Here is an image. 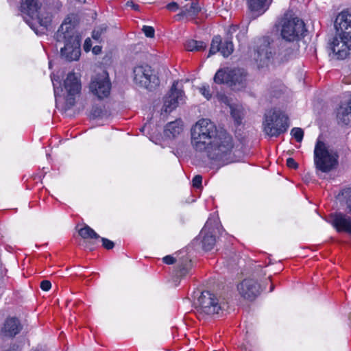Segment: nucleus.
<instances>
[{"instance_id":"nucleus-1","label":"nucleus","mask_w":351,"mask_h":351,"mask_svg":"<svg viewBox=\"0 0 351 351\" xmlns=\"http://www.w3.org/2000/svg\"><path fill=\"white\" fill-rule=\"evenodd\" d=\"M255 44L254 59L260 66L270 62H284L293 56V45L286 41H274L269 36H263L256 39Z\"/></svg>"},{"instance_id":"nucleus-2","label":"nucleus","mask_w":351,"mask_h":351,"mask_svg":"<svg viewBox=\"0 0 351 351\" xmlns=\"http://www.w3.org/2000/svg\"><path fill=\"white\" fill-rule=\"evenodd\" d=\"M57 42L64 43L60 49V55L65 60H77L81 55V37L75 29V25L69 18L61 24L56 34Z\"/></svg>"},{"instance_id":"nucleus-3","label":"nucleus","mask_w":351,"mask_h":351,"mask_svg":"<svg viewBox=\"0 0 351 351\" xmlns=\"http://www.w3.org/2000/svg\"><path fill=\"white\" fill-rule=\"evenodd\" d=\"M233 148L232 136L224 130L219 132L206 145L208 157L215 161H219L224 164L228 163V156Z\"/></svg>"},{"instance_id":"nucleus-4","label":"nucleus","mask_w":351,"mask_h":351,"mask_svg":"<svg viewBox=\"0 0 351 351\" xmlns=\"http://www.w3.org/2000/svg\"><path fill=\"white\" fill-rule=\"evenodd\" d=\"M219 132L215 124L208 119H199L191 128V144L197 151H204L206 145Z\"/></svg>"},{"instance_id":"nucleus-5","label":"nucleus","mask_w":351,"mask_h":351,"mask_svg":"<svg viewBox=\"0 0 351 351\" xmlns=\"http://www.w3.org/2000/svg\"><path fill=\"white\" fill-rule=\"evenodd\" d=\"M337 152L318 138L314 149V163L317 169L329 172L338 164Z\"/></svg>"},{"instance_id":"nucleus-6","label":"nucleus","mask_w":351,"mask_h":351,"mask_svg":"<svg viewBox=\"0 0 351 351\" xmlns=\"http://www.w3.org/2000/svg\"><path fill=\"white\" fill-rule=\"evenodd\" d=\"M263 127L267 135L277 137L289 127L288 117L278 110H267L264 115Z\"/></svg>"},{"instance_id":"nucleus-7","label":"nucleus","mask_w":351,"mask_h":351,"mask_svg":"<svg viewBox=\"0 0 351 351\" xmlns=\"http://www.w3.org/2000/svg\"><path fill=\"white\" fill-rule=\"evenodd\" d=\"M222 310L217 297L210 291H202L195 302V313L199 319L219 314Z\"/></svg>"},{"instance_id":"nucleus-8","label":"nucleus","mask_w":351,"mask_h":351,"mask_svg":"<svg viewBox=\"0 0 351 351\" xmlns=\"http://www.w3.org/2000/svg\"><path fill=\"white\" fill-rule=\"evenodd\" d=\"M304 31V23L302 20L298 18L288 19L287 16H285L282 19V39H278L277 41H286L289 43H291L293 45L292 50L293 51L295 45L293 42L300 36H302Z\"/></svg>"},{"instance_id":"nucleus-9","label":"nucleus","mask_w":351,"mask_h":351,"mask_svg":"<svg viewBox=\"0 0 351 351\" xmlns=\"http://www.w3.org/2000/svg\"><path fill=\"white\" fill-rule=\"evenodd\" d=\"M134 81L136 84L147 89H152L159 84L158 77L149 65H140L134 69Z\"/></svg>"},{"instance_id":"nucleus-10","label":"nucleus","mask_w":351,"mask_h":351,"mask_svg":"<svg viewBox=\"0 0 351 351\" xmlns=\"http://www.w3.org/2000/svg\"><path fill=\"white\" fill-rule=\"evenodd\" d=\"M91 93L99 99H103L110 95L111 90V83L106 73L95 75L89 85Z\"/></svg>"},{"instance_id":"nucleus-11","label":"nucleus","mask_w":351,"mask_h":351,"mask_svg":"<svg viewBox=\"0 0 351 351\" xmlns=\"http://www.w3.org/2000/svg\"><path fill=\"white\" fill-rule=\"evenodd\" d=\"M178 81L173 83L169 93L164 98L162 110L169 113L176 109L179 105L184 103L185 96L182 90L178 89Z\"/></svg>"},{"instance_id":"nucleus-12","label":"nucleus","mask_w":351,"mask_h":351,"mask_svg":"<svg viewBox=\"0 0 351 351\" xmlns=\"http://www.w3.org/2000/svg\"><path fill=\"white\" fill-rule=\"evenodd\" d=\"M350 47L351 40L337 33L330 43V49L332 52L333 57L337 59H345L349 53Z\"/></svg>"},{"instance_id":"nucleus-13","label":"nucleus","mask_w":351,"mask_h":351,"mask_svg":"<svg viewBox=\"0 0 351 351\" xmlns=\"http://www.w3.org/2000/svg\"><path fill=\"white\" fill-rule=\"evenodd\" d=\"M237 289L241 297L246 300H253L261 293V285L252 278L244 279L237 285Z\"/></svg>"},{"instance_id":"nucleus-14","label":"nucleus","mask_w":351,"mask_h":351,"mask_svg":"<svg viewBox=\"0 0 351 351\" xmlns=\"http://www.w3.org/2000/svg\"><path fill=\"white\" fill-rule=\"evenodd\" d=\"M335 27L339 35L351 40V13L343 11L339 13L335 21Z\"/></svg>"},{"instance_id":"nucleus-15","label":"nucleus","mask_w":351,"mask_h":351,"mask_svg":"<svg viewBox=\"0 0 351 351\" xmlns=\"http://www.w3.org/2000/svg\"><path fill=\"white\" fill-rule=\"evenodd\" d=\"M64 87L67 93L66 100L73 105V96L78 94L81 90V83L78 76L74 73H69L64 82Z\"/></svg>"},{"instance_id":"nucleus-16","label":"nucleus","mask_w":351,"mask_h":351,"mask_svg":"<svg viewBox=\"0 0 351 351\" xmlns=\"http://www.w3.org/2000/svg\"><path fill=\"white\" fill-rule=\"evenodd\" d=\"M332 223L338 232H346L351 234V218L341 213L331 216Z\"/></svg>"},{"instance_id":"nucleus-17","label":"nucleus","mask_w":351,"mask_h":351,"mask_svg":"<svg viewBox=\"0 0 351 351\" xmlns=\"http://www.w3.org/2000/svg\"><path fill=\"white\" fill-rule=\"evenodd\" d=\"M211 230V224L209 221H206L204 227L201 231L200 236L202 237V247L204 250H211L216 242L215 237L213 234Z\"/></svg>"},{"instance_id":"nucleus-18","label":"nucleus","mask_w":351,"mask_h":351,"mask_svg":"<svg viewBox=\"0 0 351 351\" xmlns=\"http://www.w3.org/2000/svg\"><path fill=\"white\" fill-rule=\"evenodd\" d=\"M41 3L38 0H21V11L23 14L27 15L30 19H34L40 7Z\"/></svg>"},{"instance_id":"nucleus-19","label":"nucleus","mask_w":351,"mask_h":351,"mask_svg":"<svg viewBox=\"0 0 351 351\" xmlns=\"http://www.w3.org/2000/svg\"><path fill=\"white\" fill-rule=\"evenodd\" d=\"M228 85L233 89L240 90L245 86L246 75L241 69H232Z\"/></svg>"},{"instance_id":"nucleus-20","label":"nucleus","mask_w":351,"mask_h":351,"mask_svg":"<svg viewBox=\"0 0 351 351\" xmlns=\"http://www.w3.org/2000/svg\"><path fill=\"white\" fill-rule=\"evenodd\" d=\"M337 117L339 123L351 125V99L346 104L340 106Z\"/></svg>"},{"instance_id":"nucleus-21","label":"nucleus","mask_w":351,"mask_h":351,"mask_svg":"<svg viewBox=\"0 0 351 351\" xmlns=\"http://www.w3.org/2000/svg\"><path fill=\"white\" fill-rule=\"evenodd\" d=\"M201 11V7L199 5L197 1H192L190 4L184 5L181 12L178 14V16H186L191 19H194L197 17L199 12Z\"/></svg>"},{"instance_id":"nucleus-22","label":"nucleus","mask_w":351,"mask_h":351,"mask_svg":"<svg viewBox=\"0 0 351 351\" xmlns=\"http://www.w3.org/2000/svg\"><path fill=\"white\" fill-rule=\"evenodd\" d=\"M21 330V326L16 318L11 317L6 319L3 327V332L6 336L14 337Z\"/></svg>"},{"instance_id":"nucleus-23","label":"nucleus","mask_w":351,"mask_h":351,"mask_svg":"<svg viewBox=\"0 0 351 351\" xmlns=\"http://www.w3.org/2000/svg\"><path fill=\"white\" fill-rule=\"evenodd\" d=\"M52 15L45 6H41L36 16H34L33 20H36L40 26L47 28L51 24Z\"/></svg>"},{"instance_id":"nucleus-24","label":"nucleus","mask_w":351,"mask_h":351,"mask_svg":"<svg viewBox=\"0 0 351 351\" xmlns=\"http://www.w3.org/2000/svg\"><path fill=\"white\" fill-rule=\"evenodd\" d=\"M183 130L182 122L181 120H176L167 124L165 129V134L167 137L174 138L180 134Z\"/></svg>"},{"instance_id":"nucleus-25","label":"nucleus","mask_w":351,"mask_h":351,"mask_svg":"<svg viewBox=\"0 0 351 351\" xmlns=\"http://www.w3.org/2000/svg\"><path fill=\"white\" fill-rule=\"evenodd\" d=\"M232 71V69H228L218 70L214 76V82L219 84H226L228 85L229 80L231 79Z\"/></svg>"},{"instance_id":"nucleus-26","label":"nucleus","mask_w":351,"mask_h":351,"mask_svg":"<svg viewBox=\"0 0 351 351\" xmlns=\"http://www.w3.org/2000/svg\"><path fill=\"white\" fill-rule=\"evenodd\" d=\"M265 1L266 0H247L249 9L252 12H257L261 14L267 10Z\"/></svg>"},{"instance_id":"nucleus-27","label":"nucleus","mask_w":351,"mask_h":351,"mask_svg":"<svg viewBox=\"0 0 351 351\" xmlns=\"http://www.w3.org/2000/svg\"><path fill=\"white\" fill-rule=\"evenodd\" d=\"M78 233L84 239H97L100 237L93 229L87 225L80 229Z\"/></svg>"},{"instance_id":"nucleus-28","label":"nucleus","mask_w":351,"mask_h":351,"mask_svg":"<svg viewBox=\"0 0 351 351\" xmlns=\"http://www.w3.org/2000/svg\"><path fill=\"white\" fill-rule=\"evenodd\" d=\"M206 44L202 41H197L195 40H190L185 43V48L187 51H199L204 50L206 48Z\"/></svg>"},{"instance_id":"nucleus-29","label":"nucleus","mask_w":351,"mask_h":351,"mask_svg":"<svg viewBox=\"0 0 351 351\" xmlns=\"http://www.w3.org/2000/svg\"><path fill=\"white\" fill-rule=\"evenodd\" d=\"M221 38L219 36H215L212 40L208 56L215 54L217 52L221 53Z\"/></svg>"},{"instance_id":"nucleus-30","label":"nucleus","mask_w":351,"mask_h":351,"mask_svg":"<svg viewBox=\"0 0 351 351\" xmlns=\"http://www.w3.org/2000/svg\"><path fill=\"white\" fill-rule=\"evenodd\" d=\"M234 47L232 41L226 40L221 45V53L223 57L229 56L233 52Z\"/></svg>"},{"instance_id":"nucleus-31","label":"nucleus","mask_w":351,"mask_h":351,"mask_svg":"<svg viewBox=\"0 0 351 351\" xmlns=\"http://www.w3.org/2000/svg\"><path fill=\"white\" fill-rule=\"evenodd\" d=\"M107 28L108 26L106 24H102L96 27L92 33L93 38L97 41H100L101 36L106 32Z\"/></svg>"},{"instance_id":"nucleus-32","label":"nucleus","mask_w":351,"mask_h":351,"mask_svg":"<svg viewBox=\"0 0 351 351\" xmlns=\"http://www.w3.org/2000/svg\"><path fill=\"white\" fill-rule=\"evenodd\" d=\"M291 135L295 138L297 142H301L304 137V131L300 128H293L291 130Z\"/></svg>"},{"instance_id":"nucleus-33","label":"nucleus","mask_w":351,"mask_h":351,"mask_svg":"<svg viewBox=\"0 0 351 351\" xmlns=\"http://www.w3.org/2000/svg\"><path fill=\"white\" fill-rule=\"evenodd\" d=\"M199 93L207 99H210L212 97V93L208 85H202L198 88Z\"/></svg>"},{"instance_id":"nucleus-34","label":"nucleus","mask_w":351,"mask_h":351,"mask_svg":"<svg viewBox=\"0 0 351 351\" xmlns=\"http://www.w3.org/2000/svg\"><path fill=\"white\" fill-rule=\"evenodd\" d=\"M142 30L147 37L153 38L154 36L155 31L152 27L144 25Z\"/></svg>"},{"instance_id":"nucleus-35","label":"nucleus","mask_w":351,"mask_h":351,"mask_svg":"<svg viewBox=\"0 0 351 351\" xmlns=\"http://www.w3.org/2000/svg\"><path fill=\"white\" fill-rule=\"evenodd\" d=\"M101 239L102 241V245H103L104 247H105L106 249L111 250L114 247V244L112 241H110L108 239H106V238H101Z\"/></svg>"},{"instance_id":"nucleus-36","label":"nucleus","mask_w":351,"mask_h":351,"mask_svg":"<svg viewBox=\"0 0 351 351\" xmlns=\"http://www.w3.org/2000/svg\"><path fill=\"white\" fill-rule=\"evenodd\" d=\"M202 177L200 175L195 176L192 180L193 186L195 188H199L202 186Z\"/></svg>"},{"instance_id":"nucleus-37","label":"nucleus","mask_w":351,"mask_h":351,"mask_svg":"<svg viewBox=\"0 0 351 351\" xmlns=\"http://www.w3.org/2000/svg\"><path fill=\"white\" fill-rule=\"evenodd\" d=\"M51 284L50 281H49V280H43L40 282V288L43 291H47L51 289Z\"/></svg>"},{"instance_id":"nucleus-38","label":"nucleus","mask_w":351,"mask_h":351,"mask_svg":"<svg viewBox=\"0 0 351 351\" xmlns=\"http://www.w3.org/2000/svg\"><path fill=\"white\" fill-rule=\"evenodd\" d=\"M167 8L172 12H176L179 9V5L176 2H171L167 5Z\"/></svg>"},{"instance_id":"nucleus-39","label":"nucleus","mask_w":351,"mask_h":351,"mask_svg":"<svg viewBox=\"0 0 351 351\" xmlns=\"http://www.w3.org/2000/svg\"><path fill=\"white\" fill-rule=\"evenodd\" d=\"M287 165L289 167L292 169H296L298 167L297 162L292 158H289L287 159Z\"/></svg>"},{"instance_id":"nucleus-40","label":"nucleus","mask_w":351,"mask_h":351,"mask_svg":"<svg viewBox=\"0 0 351 351\" xmlns=\"http://www.w3.org/2000/svg\"><path fill=\"white\" fill-rule=\"evenodd\" d=\"M91 114L94 118L101 117L102 110L99 108H95L92 110Z\"/></svg>"},{"instance_id":"nucleus-41","label":"nucleus","mask_w":351,"mask_h":351,"mask_svg":"<svg viewBox=\"0 0 351 351\" xmlns=\"http://www.w3.org/2000/svg\"><path fill=\"white\" fill-rule=\"evenodd\" d=\"M163 262L167 265H171L176 262V259L174 257L168 255L163 258Z\"/></svg>"},{"instance_id":"nucleus-42","label":"nucleus","mask_w":351,"mask_h":351,"mask_svg":"<svg viewBox=\"0 0 351 351\" xmlns=\"http://www.w3.org/2000/svg\"><path fill=\"white\" fill-rule=\"evenodd\" d=\"M92 46L91 40L88 38L85 40L84 45V49L85 51H89Z\"/></svg>"},{"instance_id":"nucleus-43","label":"nucleus","mask_w":351,"mask_h":351,"mask_svg":"<svg viewBox=\"0 0 351 351\" xmlns=\"http://www.w3.org/2000/svg\"><path fill=\"white\" fill-rule=\"evenodd\" d=\"M51 80H52L53 85L54 95H55L56 97H57L58 95H60V93H59V88L56 87V84L55 83V79L52 77Z\"/></svg>"},{"instance_id":"nucleus-44","label":"nucleus","mask_w":351,"mask_h":351,"mask_svg":"<svg viewBox=\"0 0 351 351\" xmlns=\"http://www.w3.org/2000/svg\"><path fill=\"white\" fill-rule=\"evenodd\" d=\"M127 5H129V6H131L135 10H138V9H139V5H137V4H135L132 1L128 2Z\"/></svg>"},{"instance_id":"nucleus-45","label":"nucleus","mask_w":351,"mask_h":351,"mask_svg":"<svg viewBox=\"0 0 351 351\" xmlns=\"http://www.w3.org/2000/svg\"><path fill=\"white\" fill-rule=\"evenodd\" d=\"M101 51V47L100 46H95L93 48V52L95 54H99Z\"/></svg>"},{"instance_id":"nucleus-46","label":"nucleus","mask_w":351,"mask_h":351,"mask_svg":"<svg viewBox=\"0 0 351 351\" xmlns=\"http://www.w3.org/2000/svg\"><path fill=\"white\" fill-rule=\"evenodd\" d=\"M281 92H282V88H279L276 90H272L271 93L274 97H278L280 95V94L281 93Z\"/></svg>"},{"instance_id":"nucleus-47","label":"nucleus","mask_w":351,"mask_h":351,"mask_svg":"<svg viewBox=\"0 0 351 351\" xmlns=\"http://www.w3.org/2000/svg\"><path fill=\"white\" fill-rule=\"evenodd\" d=\"M348 193L349 195V199H348L349 203H348V207L349 208L350 212H351V189H350L348 191Z\"/></svg>"},{"instance_id":"nucleus-48","label":"nucleus","mask_w":351,"mask_h":351,"mask_svg":"<svg viewBox=\"0 0 351 351\" xmlns=\"http://www.w3.org/2000/svg\"><path fill=\"white\" fill-rule=\"evenodd\" d=\"M231 29H232V31H236V29H237V26H233L231 27Z\"/></svg>"},{"instance_id":"nucleus-49","label":"nucleus","mask_w":351,"mask_h":351,"mask_svg":"<svg viewBox=\"0 0 351 351\" xmlns=\"http://www.w3.org/2000/svg\"><path fill=\"white\" fill-rule=\"evenodd\" d=\"M273 289H274V287L271 285V289H270V291H272Z\"/></svg>"}]
</instances>
